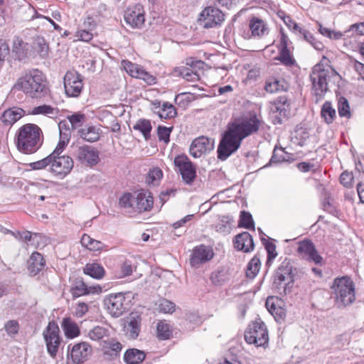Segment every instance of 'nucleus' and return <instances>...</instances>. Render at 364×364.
Instances as JSON below:
<instances>
[{
  "label": "nucleus",
  "mask_w": 364,
  "mask_h": 364,
  "mask_svg": "<svg viewBox=\"0 0 364 364\" xmlns=\"http://www.w3.org/2000/svg\"><path fill=\"white\" fill-rule=\"evenodd\" d=\"M32 114H54V108L50 105H41L38 107H34L31 111Z\"/></svg>",
  "instance_id": "e2e57ef3"
},
{
  "label": "nucleus",
  "mask_w": 364,
  "mask_h": 364,
  "mask_svg": "<svg viewBox=\"0 0 364 364\" xmlns=\"http://www.w3.org/2000/svg\"><path fill=\"white\" fill-rule=\"evenodd\" d=\"M226 278H227V271H225V269L218 270V271L212 273L211 277H210V279H211L212 282L215 285H218V286L223 284L226 281Z\"/></svg>",
  "instance_id": "13d9d810"
},
{
  "label": "nucleus",
  "mask_w": 364,
  "mask_h": 364,
  "mask_svg": "<svg viewBox=\"0 0 364 364\" xmlns=\"http://www.w3.org/2000/svg\"><path fill=\"white\" fill-rule=\"evenodd\" d=\"M225 21V14L219 9L213 6L204 9L198 18L199 24L205 28H215Z\"/></svg>",
  "instance_id": "9b49d317"
},
{
  "label": "nucleus",
  "mask_w": 364,
  "mask_h": 364,
  "mask_svg": "<svg viewBox=\"0 0 364 364\" xmlns=\"http://www.w3.org/2000/svg\"><path fill=\"white\" fill-rule=\"evenodd\" d=\"M279 55L277 58L283 65L287 66L293 65L295 63L294 59L290 53L289 48H279Z\"/></svg>",
  "instance_id": "09e8293b"
},
{
  "label": "nucleus",
  "mask_w": 364,
  "mask_h": 364,
  "mask_svg": "<svg viewBox=\"0 0 364 364\" xmlns=\"http://www.w3.org/2000/svg\"><path fill=\"white\" fill-rule=\"evenodd\" d=\"M289 109V103L286 96H279L272 103V112L278 113L279 115V117H276L278 124L282 123V117H285L287 116V113Z\"/></svg>",
  "instance_id": "393cba45"
},
{
  "label": "nucleus",
  "mask_w": 364,
  "mask_h": 364,
  "mask_svg": "<svg viewBox=\"0 0 364 364\" xmlns=\"http://www.w3.org/2000/svg\"><path fill=\"white\" fill-rule=\"evenodd\" d=\"M81 244L83 247L91 251H100L105 247L102 242L90 237L87 234H84L82 235L81 238Z\"/></svg>",
  "instance_id": "4c0bfd02"
},
{
  "label": "nucleus",
  "mask_w": 364,
  "mask_h": 364,
  "mask_svg": "<svg viewBox=\"0 0 364 364\" xmlns=\"http://www.w3.org/2000/svg\"><path fill=\"white\" fill-rule=\"evenodd\" d=\"M262 244L264 245L265 250L267 252V265H270L272 261L277 257V252L276 250V245L266 239L262 238Z\"/></svg>",
  "instance_id": "a18cd8bd"
},
{
  "label": "nucleus",
  "mask_w": 364,
  "mask_h": 364,
  "mask_svg": "<svg viewBox=\"0 0 364 364\" xmlns=\"http://www.w3.org/2000/svg\"><path fill=\"white\" fill-rule=\"evenodd\" d=\"M76 158L82 164L91 166L96 165L100 161L98 151L88 145L80 146L77 148Z\"/></svg>",
  "instance_id": "6ab92c4d"
},
{
  "label": "nucleus",
  "mask_w": 364,
  "mask_h": 364,
  "mask_svg": "<svg viewBox=\"0 0 364 364\" xmlns=\"http://www.w3.org/2000/svg\"><path fill=\"white\" fill-rule=\"evenodd\" d=\"M172 131V127H166L164 126L158 127V136L160 141H164L167 144L169 141L170 134Z\"/></svg>",
  "instance_id": "680f3d73"
},
{
  "label": "nucleus",
  "mask_w": 364,
  "mask_h": 364,
  "mask_svg": "<svg viewBox=\"0 0 364 364\" xmlns=\"http://www.w3.org/2000/svg\"><path fill=\"white\" fill-rule=\"evenodd\" d=\"M24 111L18 107H14L6 110L2 116V122L7 125H10L20 119L23 115Z\"/></svg>",
  "instance_id": "f704fd0d"
},
{
  "label": "nucleus",
  "mask_w": 364,
  "mask_h": 364,
  "mask_svg": "<svg viewBox=\"0 0 364 364\" xmlns=\"http://www.w3.org/2000/svg\"><path fill=\"white\" fill-rule=\"evenodd\" d=\"M92 347L87 342L75 344L70 351V357L74 363H82L92 353Z\"/></svg>",
  "instance_id": "412c9836"
},
{
  "label": "nucleus",
  "mask_w": 364,
  "mask_h": 364,
  "mask_svg": "<svg viewBox=\"0 0 364 364\" xmlns=\"http://www.w3.org/2000/svg\"><path fill=\"white\" fill-rule=\"evenodd\" d=\"M321 116L328 124L333 122L336 117V112L335 109L332 107L331 102L326 101L323 103L321 110Z\"/></svg>",
  "instance_id": "58836bf2"
},
{
  "label": "nucleus",
  "mask_w": 364,
  "mask_h": 364,
  "mask_svg": "<svg viewBox=\"0 0 364 364\" xmlns=\"http://www.w3.org/2000/svg\"><path fill=\"white\" fill-rule=\"evenodd\" d=\"M102 288L99 285L87 287L84 282H79L72 289L75 297H79L89 294L99 293Z\"/></svg>",
  "instance_id": "7c9ffc66"
},
{
  "label": "nucleus",
  "mask_w": 364,
  "mask_h": 364,
  "mask_svg": "<svg viewBox=\"0 0 364 364\" xmlns=\"http://www.w3.org/2000/svg\"><path fill=\"white\" fill-rule=\"evenodd\" d=\"M107 328L97 326L92 328L89 333L88 336L92 341H100L107 334Z\"/></svg>",
  "instance_id": "864d4df0"
},
{
  "label": "nucleus",
  "mask_w": 364,
  "mask_h": 364,
  "mask_svg": "<svg viewBox=\"0 0 364 364\" xmlns=\"http://www.w3.org/2000/svg\"><path fill=\"white\" fill-rule=\"evenodd\" d=\"M136 266L133 261L130 259H126L122 263L120 266V270L118 272L117 277L121 279L130 276L133 272L136 270Z\"/></svg>",
  "instance_id": "79ce46f5"
},
{
  "label": "nucleus",
  "mask_w": 364,
  "mask_h": 364,
  "mask_svg": "<svg viewBox=\"0 0 364 364\" xmlns=\"http://www.w3.org/2000/svg\"><path fill=\"white\" fill-rule=\"evenodd\" d=\"M157 336L161 340H166L172 334L170 325L165 321H159L156 326Z\"/></svg>",
  "instance_id": "37998d69"
},
{
  "label": "nucleus",
  "mask_w": 364,
  "mask_h": 364,
  "mask_svg": "<svg viewBox=\"0 0 364 364\" xmlns=\"http://www.w3.org/2000/svg\"><path fill=\"white\" fill-rule=\"evenodd\" d=\"M119 205L136 212L150 210L154 204L153 196L147 190H140L133 193H124L119 198Z\"/></svg>",
  "instance_id": "39448f33"
},
{
  "label": "nucleus",
  "mask_w": 364,
  "mask_h": 364,
  "mask_svg": "<svg viewBox=\"0 0 364 364\" xmlns=\"http://www.w3.org/2000/svg\"><path fill=\"white\" fill-rule=\"evenodd\" d=\"M249 28L252 36L255 38H262L269 33V27L267 24L257 17H252L250 20Z\"/></svg>",
  "instance_id": "a878e982"
},
{
  "label": "nucleus",
  "mask_w": 364,
  "mask_h": 364,
  "mask_svg": "<svg viewBox=\"0 0 364 364\" xmlns=\"http://www.w3.org/2000/svg\"><path fill=\"white\" fill-rule=\"evenodd\" d=\"M145 353L136 348L127 350L124 355V360L127 364H139L145 359Z\"/></svg>",
  "instance_id": "72a5a7b5"
},
{
  "label": "nucleus",
  "mask_w": 364,
  "mask_h": 364,
  "mask_svg": "<svg viewBox=\"0 0 364 364\" xmlns=\"http://www.w3.org/2000/svg\"><path fill=\"white\" fill-rule=\"evenodd\" d=\"M338 112L341 117L350 118V106L346 98L341 97L338 102Z\"/></svg>",
  "instance_id": "de8ad7c7"
},
{
  "label": "nucleus",
  "mask_w": 364,
  "mask_h": 364,
  "mask_svg": "<svg viewBox=\"0 0 364 364\" xmlns=\"http://www.w3.org/2000/svg\"><path fill=\"white\" fill-rule=\"evenodd\" d=\"M233 245L237 250L243 252H250L255 247L252 237L247 232H243L236 235L233 240Z\"/></svg>",
  "instance_id": "5701e85b"
},
{
  "label": "nucleus",
  "mask_w": 364,
  "mask_h": 364,
  "mask_svg": "<svg viewBox=\"0 0 364 364\" xmlns=\"http://www.w3.org/2000/svg\"><path fill=\"white\" fill-rule=\"evenodd\" d=\"M121 65L124 70L132 77L143 80L149 85H154L156 83V77L146 72L140 65L127 60H123L121 62Z\"/></svg>",
  "instance_id": "f3484780"
},
{
  "label": "nucleus",
  "mask_w": 364,
  "mask_h": 364,
  "mask_svg": "<svg viewBox=\"0 0 364 364\" xmlns=\"http://www.w3.org/2000/svg\"><path fill=\"white\" fill-rule=\"evenodd\" d=\"M284 154V150L283 148L277 149L275 147L269 162L271 164H277L284 161L285 160Z\"/></svg>",
  "instance_id": "69168bd1"
},
{
  "label": "nucleus",
  "mask_w": 364,
  "mask_h": 364,
  "mask_svg": "<svg viewBox=\"0 0 364 364\" xmlns=\"http://www.w3.org/2000/svg\"><path fill=\"white\" fill-rule=\"evenodd\" d=\"M92 31L87 30L86 28L79 29L76 33L75 37L77 41L89 42L92 39L93 35L91 33Z\"/></svg>",
  "instance_id": "0e129e2a"
},
{
  "label": "nucleus",
  "mask_w": 364,
  "mask_h": 364,
  "mask_svg": "<svg viewBox=\"0 0 364 364\" xmlns=\"http://www.w3.org/2000/svg\"><path fill=\"white\" fill-rule=\"evenodd\" d=\"M309 132L307 129L299 127L295 130V139L298 141V144L303 146L306 140L309 138Z\"/></svg>",
  "instance_id": "4d7b16f0"
},
{
  "label": "nucleus",
  "mask_w": 364,
  "mask_h": 364,
  "mask_svg": "<svg viewBox=\"0 0 364 364\" xmlns=\"http://www.w3.org/2000/svg\"><path fill=\"white\" fill-rule=\"evenodd\" d=\"M292 266L289 261H284L273 276L272 289L281 296L291 292L294 286Z\"/></svg>",
  "instance_id": "423d86ee"
},
{
  "label": "nucleus",
  "mask_w": 364,
  "mask_h": 364,
  "mask_svg": "<svg viewBox=\"0 0 364 364\" xmlns=\"http://www.w3.org/2000/svg\"><path fill=\"white\" fill-rule=\"evenodd\" d=\"M296 36L300 39L309 43L316 50H323L325 48L322 42L316 40L310 31L304 29V28L299 30Z\"/></svg>",
  "instance_id": "473e14b6"
},
{
  "label": "nucleus",
  "mask_w": 364,
  "mask_h": 364,
  "mask_svg": "<svg viewBox=\"0 0 364 364\" xmlns=\"http://www.w3.org/2000/svg\"><path fill=\"white\" fill-rule=\"evenodd\" d=\"M140 316L132 313L127 318V322L124 326V335L129 339H136L141 331Z\"/></svg>",
  "instance_id": "4be33fe9"
},
{
  "label": "nucleus",
  "mask_w": 364,
  "mask_h": 364,
  "mask_svg": "<svg viewBox=\"0 0 364 364\" xmlns=\"http://www.w3.org/2000/svg\"><path fill=\"white\" fill-rule=\"evenodd\" d=\"M174 164L178 168L183 181L191 184L196 177V168L186 155H178L174 159Z\"/></svg>",
  "instance_id": "f8f14e48"
},
{
  "label": "nucleus",
  "mask_w": 364,
  "mask_h": 364,
  "mask_svg": "<svg viewBox=\"0 0 364 364\" xmlns=\"http://www.w3.org/2000/svg\"><path fill=\"white\" fill-rule=\"evenodd\" d=\"M64 87L69 97H78L83 88L81 75L75 71H68L64 76Z\"/></svg>",
  "instance_id": "4468645a"
},
{
  "label": "nucleus",
  "mask_w": 364,
  "mask_h": 364,
  "mask_svg": "<svg viewBox=\"0 0 364 364\" xmlns=\"http://www.w3.org/2000/svg\"><path fill=\"white\" fill-rule=\"evenodd\" d=\"M282 19L289 29L296 35L298 33L299 30L301 28L289 16H284L282 17Z\"/></svg>",
  "instance_id": "774afa93"
},
{
  "label": "nucleus",
  "mask_w": 364,
  "mask_h": 364,
  "mask_svg": "<svg viewBox=\"0 0 364 364\" xmlns=\"http://www.w3.org/2000/svg\"><path fill=\"white\" fill-rule=\"evenodd\" d=\"M60 130V140L53 150V151L49 154L52 156H63L62 154L64 151L65 147L68 146L70 141V130L65 129V132L63 131V123L59 124Z\"/></svg>",
  "instance_id": "cd10ccee"
},
{
  "label": "nucleus",
  "mask_w": 364,
  "mask_h": 364,
  "mask_svg": "<svg viewBox=\"0 0 364 364\" xmlns=\"http://www.w3.org/2000/svg\"><path fill=\"white\" fill-rule=\"evenodd\" d=\"M297 252L304 259L316 264L323 263V257L318 254L311 240L305 239L298 242Z\"/></svg>",
  "instance_id": "ddd939ff"
},
{
  "label": "nucleus",
  "mask_w": 364,
  "mask_h": 364,
  "mask_svg": "<svg viewBox=\"0 0 364 364\" xmlns=\"http://www.w3.org/2000/svg\"><path fill=\"white\" fill-rule=\"evenodd\" d=\"M175 304L166 299H162L159 304V309L161 312L171 314L175 311Z\"/></svg>",
  "instance_id": "bf43d9fd"
},
{
  "label": "nucleus",
  "mask_w": 364,
  "mask_h": 364,
  "mask_svg": "<svg viewBox=\"0 0 364 364\" xmlns=\"http://www.w3.org/2000/svg\"><path fill=\"white\" fill-rule=\"evenodd\" d=\"M30 46L28 43L23 41L19 37L14 38L12 45V51L18 60H22L27 58Z\"/></svg>",
  "instance_id": "c85d7f7f"
},
{
  "label": "nucleus",
  "mask_w": 364,
  "mask_h": 364,
  "mask_svg": "<svg viewBox=\"0 0 364 364\" xmlns=\"http://www.w3.org/2000/svg\"><path fill=\"white\" fill-rule=\"evenodd\" d=\"M331 289L335 304L338 308L346 307L355 301V284L350 277L335 278Z\"/></svg>",
  "instance_id": "20e7f679"
},
{
  "label": "nucleus",
  "mask_w": 364,
  "mask_h": 364,
  "mask_svg": "<svg viewBox=\"0 0 364 364\" xmlns=\"http://www.w3.org/2000/svg\"><path fill=\"white\" fill-rule=\"evenodd\" d=\"M163 176L162 171L159 168L150 170L146 178V183L149 185L156 186Z\"/></svg>",
  "instance_id": "3c124183"
},
{
  "label": "nucleus",
  "mask_w": 364,
  "mask_h": 364,
  "mask_svg": "<svg viewBox=\"0 0 364 364\" xmlns=\"http://www.w3.org/2000/svg\"><path fill=\"white\" fill-rule=\"evenodd\" d=\"M14 87L32 98L41 97L47 91L46 77L37 69L31 70L23 74L18 79Z\"/></svg>",
  "instance_id": "f03ea898"
},
{
  "label": "nucleus",
  "mask_w": 364,
  "mask_h": 364,
  "mask_svg": "<svg viewBox=\"0 0 364 364\" xmlns=\"http://www.w3.org/2000/svg\"><path fill=\"white\" fill-rule=\"evenodd\" d=\"M41 129L36 124H27L21 127L18 133V149L26 154L35 153L42 144Z\"/></svg>",
  "instance_id": "7ed1b4c3"
},
{
  "label": "nucleus",
  "mask_w": 364,
  "mask_h": 364,
  "mask_svg": "<svg viewBox=\"0 0 364 364\" xmlns=\"http://www.w3.org/2000/svg\"><path fill=\"white\" fill-rule=\"evenodd\" d=\"M193 252L204 262L210 260L214 255L213 249L204 245L196 247L193 250Z\"/></svg>",
  "instance_id": "a19ab883"
},
{
  "label": "nucleus",
  "mask_w": 364,
  "mask_h": 364,
  "mask_svg": "<svg viewBox=\"0 0 364 364\" xmlns=\"http://www.w3.org/2000/svg\"><path fill=\"white\" fill-rule=\"evenodd\" d=\"M262 123V119L252 113L229 126V156L240 148L244 139L257 132Z\"/></svg>",
  "instance_id": "f257e3e1"
},
{
  "label": "nucleus",
  "mask_w": 364,
  "mask_h": 364,
  "mask_svg": "<svg viewBox=\"0 0 364 364\" xmlns=\"http://www.w3.org/2000/svg\"><path fill=\"white\" fill-rule=\"evenodd\" d=\"M218 157L222 161L228 159V130L223 133V137L218 148Z\"/></svg>",
  "instance_id": "49530a36"
},
{
  "label": "nucleus",
  "mask_w": 364,
  "mask_h": 364,
  "mask_svg": "<svg viewBox=\"0 0 364 364\" xmlns=\"http://www.w3.org/2000/svg\"><path fill=\"white\" fill-rule=\"evenodd\" d=\"M245 340L249 344L257 347L266 348L268 346L269 335L265 323L260 319L255 321L247 326L245 332Z\"/></svg>",
  "instance_id": "0eeeda50"
},
{
  "label": "nucleus",
  "mask_w": 364,
  "mask_h": 364,
  "mask_svg": "<svg viewBox=\"0 0 364 364\" xmlns=\"http://www.w3.org/2000/svg\"><path fill=\"white\" fill-rule=\"evenodd\" d=\"M260 267V259L255 255L248 262L245 272L246 277L250 279H253L258 274Z\"/></svg>",
  "instance_id": "ea45409f"
},
{
  "label": "nucleus",
  "mask_w": 364,
  "mask_h": 364,
  "mask_svg": "<svg viewBox=\"0 0 364 364\" xmlns=\"http://www.w3.org/2000/svg\"><path fill=\"white\" fill-rule=\"evenodd\" d=\"M34 48L42 57L47 56L48 53V45L45 39L41 37H38L34 41Z\"/></svg>",
  "instance_id": "5fc2aeb1"
},
{
  "label": "nucleus",
  "mask_w": 364,
  "mask_h": 364,
  "mask_svg": "<svg viewBox=\"0 0 364 364\" xmlns=\"http://www.w3.org/2000/svg\"><path fill=\"white\" fill-rule=\"evenodd\" d=\"M4 328L9 336L14 337L18 333L19 326L16 321L11 320L5 323Z\"/></svg>",
  "instance_id": "052dcab7"
},
{
  "label": "nucleus",
  "mask_w": 364,
  "mask_h": 364,
  "mask_svg": "<svg viewBox=\"0 0 364 364\" xmlns=\"http://www.w3.org/2000/svg\"><path fill=\"white\" fill-rule=\"evenodd\" d=\"M282 301L277 296H268L265 306L277 321H282L286 316V311L280 306Z\"/></svg>",
  "instance_id": "b1692460"
},
{
  "label": "nucleus",
  "mask_w": 364,
  "mask_h": 364,
  "mask_svg": "<svg viewBox=\"0 0 364 364\" xmlns=\"http://www.w3.org/2000/svg\"><path fill=\"white\" fill-rule=\"evenodd\" d=\"M84 273L90 276L91 277L100 279L105 273L104 267L97 263H88L84 267Z\"/></svg>",
  "instance_id": "e433bc0d"
},
{
  "label": "nucleus",
  "mask_w": 364,
  "mask_h": 364,
  "mask_svg": "<svg viewBox=\"0 0 364 364\" xmlns=\"http://www.w3.org/2000/svg\"><path fill=\"white\" fill-rule=\"evenodd\" d=\"M181 75L188 81L195 82L200 79V73L197 70H193L189 67L183 68Z\"/></svg>",
  "instance_id": "6e6d98bb"
},
{
  "label": "nucleus",
  "mask_w": 364,
  "mask_h": 364,
  "mask_svg": "<svg viewBox=\"0 0 364 364\" xmlns=\"http://www.w3.org/2000/svg\"><path fill=\"white\" fill-rule=\"evenodd\" d=\"M264 88L267 92L274 93L287 90L288 86L284 79L271 78L266 82Z\"/></svg>",
  "instance_id": "c9c22d12"
},
{
  "label": "nucleus",
  "mask_w": 364,
  "mask_h": 364,
  "mask_svg": "<svg viewBox=\"0 0 364 364\" xmlns=\"http://www.w3.org/2000/svg\"><path fill=\"white\" fill-rule=\"evenodd\" d=\"M61 327L65 336L68 339H73L80 334V327L71 318H64L61 322Z\"/></svg>",
  "instance_id": "bb28decb"
},
{
  "label": "nucleus",
  "mask_w": 364,
  "mask_h": 364,
  "mask_svg": "<svg viewBox=\"0 0 364 364\" xmlns=\"http://www.w3.org/2000/svg\"><path fill=\"white\" fill-rule=\"evenodd\" d=\"M144 9L142 5L137 4L129 6L124 13V21L133 28H140L144 23Z\"/></svg>",
  "instance_id": "dca6fc26"
},
{
  "label": "nucleus",
  "mask_w": 364,
  "mask_h": 364,
  "mask_svg": "<svg viewBox=\"0 0 364 364\" xmlns=\"http://www.w3.org/2000/svg\"><path fill=\"white\" fill-rule=\"evenodd\" d=\"M101 133V129L95 126L85 127L79 131L80 137L89 142L97 141L100 139Z\"/></svg>",
  "instance_id": "c756f323"
},
{
  "label": "nucleus",
  "mask_w": 364,
  "mask_h": 364,
  "mask_svg": "<svg viewBox=\"0 0 364 364\" xmlns=\"http://www.w3.org/2000/svg\"><path fill=\"white\" fill-rule=\"evenodd\" d=\"M214 149V140L204 136L195 139L191 146L189 152L194 158H200Z\"/></svg>",
  "instance_id": "a211bd4d"
},
{
  "label": "nucleus",
  "mask_w": 364,
  "mask_h": 364,
  "mask_svg": "<svg viewBox=\"0 0 364 364\" xmlns=\"http://www.w3.org/2000/svg\"><path fill=\"white\" fill-rule=\"evenodd\" d=\"M45 265L46 261L41 254L36 252L31 255L28 269L33 275L41 271Z\"/></svg>",
  "instance_id": "2f4dec72"
},
{
  "label": "nucleus",
  "mask_w": 364,
  "mask_h": 364,
  "mask_svg": "<svg viewBox=\"0 0 364 364\" xmlns=\"http://www.w3.org/2000/svg\"><path fill=\"white\" fill-rule=\"evenodd\" d=\"M134 129L135 130H139L141 132L145 139H147L150 135V132L151 130V125L149 120L147 119H140L137 121L136 124L134 126Z\"/></svg>",
  "instance_id": "8fccbe9b"
},
{
  "label": "nucleus",
  "mask_w": 364,
  "mask_h": 364,
  "mask_svg": "<svg viewBox=\"0 0 364 364\" xmlns=\"http://www.w3.org/2000/svg\"><path fill=\"white\" fill-rule=\"evenodd\" d=\"M328 71L327 70L321 69L318 65L314 67L310 79L312 84V95L316 103L322 100L328 91Z\"/></svg>",
  "instance_id": "6e6552de"
},
{
  "label": "nucleus",
  "mask_w": 364,
  "mask_h": 364,
  "mask_svg": "<svg viewBox=\"0 0 364 364\" xmlns=\"http://www.w3.org/2000/svg\"><path fill=\"white\" fill-rule=\"evenodd\" d=\"M47 351L52 358H55L61 343L60 328L54 321H50L43 332Z\"/></svg>",
  "instance_id": "9d476101"
},
{
  "label": "nucleus",
  "mask_w": 364,
  "mask_h": 364,
  "mask_svg": "<svg viewBox=\"0 0 364 364\" xmlns=\"http://www.w3.org/2000/svg\"><path fill=\"white\" fill-rule=\"evenodd\" d=\"M124 301V294L120 292L107 296L104 300V304L112 316L119 317L124 312L127 308Z\"/></svg>",
  "instance_id": "2eb2a0df"
},
{
  "label": "nucleus",
  "mask_w": 364,
  "mask_h": 364,
  "mask_svg": "<svg viewBox=\"0 0 364 364\" xmlns=\"http://www.w3.org/2000/svg\"><path fill=\"white\" fill-rule=\"evenodd\" d=\"M239 226L249 230H255V223L252 215L245 210L241 211Z\"/></svg>",
  "instance_id": "c03bdc74"
},
{
  "label": "nucleus",
  "mask_w": 364,
  "mask_h": 364,
  "mask_svg": "<svg viewBox=\"0 0 364 364\" xmlns=\"http://www.w3.org/2000/svg\"><path fill=\"white\" fill-rule=\"evenodd\" d=\"M9 53L10 48L8 42L4 39H0V63L6 60Z\"/></svg>",
  "instance_id": "338daca9"
},
{
  "label": "nucleus",
  "mask_w": 364,
  "mask_h": 364,
  "mask_svg": "<svg viewBox=\"0 0 364 364\" xmlns=\"http://www.w3.org/2000/svg\"><path fill=\"white\" fill-rule=\"evenodd\" d=\"M151 110L161 119H170L177 115L176 107L168 102L154 100L151 103Z\"/></svg>",
  "instance_id": "aec40b11"
},
{
  "label": "nucleus",
  "mask_w": 364,
  "mask_h": 364,
  "mask_svg": "<svg viewBox=\"0 0 364 364\" xmlns=\"http://www.w3.org/2000/svg\"><path fill=\"white\" fill-rule=\"evenodd\" d=\"M50 157V168L48 171L58 179L65 178L73 168V159L68 155Z\"/></svg>",
  "instance_id": "1a4fd4ad"
},
{
  "label": "nucleus",
  "mask_w": 364,
  "mask_h": 364,
  "mask_svg": "<svg viewBox=\"0 0 364 364\" xmlns=\"http://www.w3.org/2000/svg\"><path fill=\"white\" fill-rule=\"evenodd\" d=\"M50 156L48 155L43 159L28 164V166L30 170L34 171L43 170L48 167L49 168H50Z\"/></svg>",
  "instance_id": "603ef678"
}]
</instances>
